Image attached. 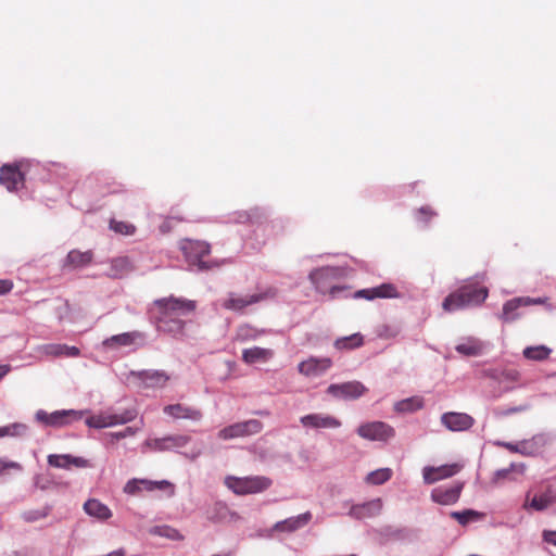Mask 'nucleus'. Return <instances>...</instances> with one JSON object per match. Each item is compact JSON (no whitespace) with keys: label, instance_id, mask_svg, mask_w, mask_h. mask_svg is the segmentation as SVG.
I'll return each mask as SVG.
<instances>
[{"label":"nucleus","instance_id":"obj_33","mask_svg":"<svg viewBox=\"0 0 556 556\" xmlns=\"http://www.w3.org/2000/svg\"><path fill=\"white\" fill-rule=\"evenodd\" d=\"M266 330L257 329L251 325L244 324L238 327L235 340L239 342H248L258 339L264 336Z\"/></svg>","mask_w":556,"mask_h":556},{"label":"nucleus","instance_id":"obj_12","mask_svg":"<svg viewBox=\"0 0 556 556\" xmlns=\"http://www.w3.org/2000/svg\"><path fill=\"white\" fill-rule=\"evenodd\" d=\"M190 437L184 434H173L164 438L148 439L144 446L153 452L173 451L186 446Z\"/></svg>","mask_w":556,"mask_h":556},{"label":"nucleus","instance_id":"obj_52","mask_svg":"<svg viewBox=\"0 0 556 556\" xmlns=\"http://www.w3.org/2000/svg\"><path fill=\"white\" fill-rule=\"evenodd\" d=\"M526 465L523 463H513L508 467L509 473L522 476L526 472Z\"/></svg>","mask_w":556,"mask_h":556},{"label":"nucleus","instance_id":"obj_22","mask_svg":"<svg viewBox=\"0 0 556 556\" xmlns=\"http://www.w3.org/2000/svg\"><path fill=\"white\" fill-rule=\"evenodd\" d=\"M462 490V483L448 488H434L431 491V500L440 505H453L459 500Z\"/></svg>","mask_w":556,"mask_h":556},{"label":"nucleus","instance_id":"obj_3","mask_svg":"<svg viewBox=\"0 0 556 556\" xmlns=\"http://www.w3.org/2000/svg\"><path fill=\"white\" fill-rule=\"evenodd\" d=\"M488 295L489 290L485 287L465 285L448 294L443 301L442 307L445 312H454L468 306L480 305Z\"/></svg>","mask_w":556,"mask_h":556},{"label":"nucleus","instance_id":"obj_55","mask_svg":"<svg viewBox=\"0 0 556 556\" xmlns=\"http://www.w3.org/2000/svg\"><path fill=\"white\" fill-rule=\"evenodd\" d=\"M543 539L545 542L556 546V531H544Z\"/></svg>","mask_w":556,"mask_h":556},{"label":"nucleus","instance_id":"obj_4","mask_svg":"<svg viewBox=\"0 0 556 556\" xmlns=\"http://www.w3.org/2000/svg\"><path fill=\"white\" fill-rule=\"evenodd\" d=\"M271 483V480L264 476H228L225 478V485L237 495L261 493L269 489Z\"/></svg>","mask_w":556,"mask_h":556},{"label":"nucleus","instance_id":"obj_25","mask_svg":"<svg viewBox=\"0 0 556 556\" xmlns=\"http://www.w3.org/2000/svg\"><path fill=\"white\" fill-rule=\"evenodd\" d=\"M48 464L55 468L70 469L71 466H75L77 468H87L90 467L91 464L88 459L83 457L72 456L68 454L58 455L51 454L48 456Z\"/></svg>","mask_w":556,"mask_h":556},{"label":"nucleus","instance_id":"obj_46","mask_svg":"<svg viewBox=\"0 0 556 556\" xmlns=\"http://www.w3.org/2000/svg\"><path fill=\"white\" fill-rule=\"evenodd\" d=\"M400 333V329L396 327L384 325L379 329L378 336L382 339L395 338Z\"/></svg>","mask_w":556,"mask_h":556},{"label":"nucleus","instance_id":"obj_39","mask_svg":"<svg viewBox=\"0 0 556 556\" xmlns=\"http://www.w3.org/2000/svg\"><path fill=\"white\" fill-rule=\"evenodd\" d=\"M424 401L421 397L413 396L397 402L394 408L400 413H410L420 409Z\"/></svg>","mask_w":556,"mask_h":556},{"label":"nucleus","instance_id":"obj_58","mask_svg":"<svg viewBox=\"0 0 556 556\" xmlns=\"http://www.w3.org/2000/svg\"><path fill=\"white\" fill-rule=\"evenodd\" d=\"M11 370L10 365H0V379L7 376Z\"/></svg>","mask_w":556,"mask_h":556},{"label":"nucleus","instance_id":"obj_27","mask_svg":"<svg viewBox=\"0 0 556 556\" xmlns=\"http://www.w3.org/2000/svg\"><path fill=\"white\" fill-rule=\"evenodd\" d=\"M274 356V351L270 349L253 346L250 349H244L242 351V361L252 365L255 363H266Z\"/></svg>","mask_w":556,"mask_h":556},{"label":"nucleus","instance_id":"obj_24","mask_svg":"<svg viewBox=\"0 0 556 556\" xmlns=\"http://www.w3.org/2000/svg\"><path fill=\"white\" fill-rule=\"evenodd\" d=\"M143 334L139 331L123 332L112 336L102 341V346L108 350H117L122 346L135 344L138 340H142Z\"/></svg>","mask_w":556,"mask_h":556},{"label":"nucleus","instance_id":"obj_30","mask_svg":"<svg viewBox=\"0 0 556 556\" xmlns=\"http://www.w3.org/2000/svg\"><path fill=\"white\" fill-rule=\"evenodd\" d=\"M42 353L48 356H65V357H77L80 354V351L76 346H68L66 344H60V343H50L45 344L42 348Z\"/></svg>","mask_w":556,"mask_h":556},{"label":"nucleus","instance_id":"obj_45","mask_svg":"<svg viewBox=\"0 0 556 556\" xmlns=\"http://www.w3.org/2000/svg\"><path fill=\"white\" fill-rule=\"evenodd\" d=\"M140 485H141V490H147V491H153L155 489H160V490H164V489H167V488H172V484L168 482V481H160V482H155V481H150V480H140Z\"/></svg>","mask_w":556,"mask_h":556},{"label":"nucleus","instance_id":"obj_11","mask_svg":"<svg viewBox=\"0 0 556 556\" xmlns=\"http://www.w3.org/2000/svg\"><path fill=\"white\" fill-rule=\"evenodd\" d=\"M81 414L70 409V410H55L53 413H47L42 409L36 413V420L43 424L45 426L60 428L70 425L74 420H79Z\"/></svg>","mask_w":556,"mask_h":556},{"label":"nucleus","instance_id":"obj_32","mask_svg":"<svg viewBox=\"0 0 556 556\" xmlns=\"http://www.w3.org/2000/svg\"><path fill=\"white\" fill-rule=\"evenodd\" d=\"M455 350L465 356H478L484 351V344L479 339L469 337L464 342L457 344Z\"/></svg>","mask_w":556,"mask_h":556},{"label":"nucleus","instance_id":"obj_56","mask_svg":"<svg viewBox=\"0 0 556 556\" xmlns=\"http://www.w3.org/2000/svg\"><path fill=\"white\" fill-rule=\"evenodd\" d=\"M216 507H217L219 510L225 511V517H226L227 515H230L233 519H239V518H240V517H239V515H238L237 513H232V511H230V510L228 509V507H227V505H226V504L224 505V504L218 503V504H216Z\"/></svg>","mask_w":556,"mask_h":556},{"label":"nucleus","instance_id":"obj_8","mask_svg":"<svg viewBox=\"0 0 556 556\" xmlns=\"http://www.w3.org/2000/svg\"><path fill=\"white\" fill-rule=\"evenodd\" d=\"M23 162L4 164L0 167V185L8 191H17L25 185V175L22 170Z\"/></svg>","mask_w":556,"mask_h":556},{"label":"nucleus","instance_id":"obj_59","mask_svg":"<svg viewBox=\"0 0 556 556\" xmlns=\"http://www.w3.org/2000/svg\"><path fill=\"white\" fill-rule=\"evenodd\" d=\"M25 519H26L27 521H34V520H36V519H37V517H35L34 515H30V513H29V514H27V515L25 516Z\"/></svg>","mask_w":556,"mask_h":556},{"label":"nucleus","instance_id":"obj_17","mask_svg":"<svg viewBox=\"0 0 556 556\" xmlns=\"http://www.w3.org/2000/svg\"><path fill=\"white\" fill-rule=\"evenodd\" d=\"M543 302L544 301L542 299H540V298L539 299H531L529 296H525V298L511 299V300L507 301L504 304L501 318L505 323L514 321V320H516L519 317V314L517 313V311L521 306H528V305H533V304H542Z\"/></svg>","mask_w":556,"mask_h":556},{"label":"nucleus","instance_id":"obj_28","mask_svg":"<svg viewBox=\"0 0 556 556\" xmlns=\"http://www.w3.org/2000/svg\"><path fill=\"white\" fill-rule=\"evenodd\" d=\"M134 266L129 257L118 256L111 261L108 276L113 279H119L132 271Z\"/></svg>","mask_w":556,"mask_h":556},{"label":"nucleus","instance_id":"obj_15","mask_svg":"<svg viewBox=\"0 0 556 556\" xmlns=\"http://www.w3.org/2000/svg\"><path fill=\"white\" fill-rule=\"evenodd\" d=\"M132 376L139 381L142 388L149 389L164 388L170 379L166 371L154 369L132 372Z\"/></svg>","mask_w":556,"mask_h":556},{"label":"nucleus","instance_id":"obj_19","mask_svg":"<svg viewBox=\"0 0 556 556\" xmlns=\"http://www.w3.org/2000/svg\"><path fill=\"white\" fill-rule=\"evenodd\" d=\"M441 422L451 431H465L473 426L475 419L465 413L448 412L442 415Z\"/></svg>","mask_w":556,"mask_h":556},{"label":"nucleus","instance_id":"obj_34","mask_svg":"<svg viewBox=\"0 0 556 556\" xmlns=\"http://www.w3.org/2000/svg\"><path fill=\"white\" fill-rule=\"evenodd\" d=\"M553 503H556V493L552 491L551 489L546 490L543 494L540 496H534L530 503L526 502L525 507L528 506L535 509V510H543L547 508Z\"/></svg>","mask_w":556,"mask_h":556},{"label":"nucleus","instance_id":"obj_50","mask_svg":"<svg viewBox=\"0 0 556 556\" xmlns=\"http://www.w3.org/2000/svg\"><path fill=\"white\" fill-rule=\"evenodd\" d=\"M505 479H510V480H515L516 478L511 476V473H509V469L508 468H504V469H500L495 472L494 475V478H493V481L495 483H498Z\"/></svg>","mask_w":556,"mask_h":556},{"label":"nucleus","instance_id":"obj_26","mask_svg":"<svg viewBox=\"0 0 556 556\" xmlns=\"http://www.w3.org/2000/svg\"><path fill=\"white\" fill-rule=\"evenodd\" d=\"M382 509V501L375 498L369 502L353 505L349 511V515L355 519H366L378 516Z\"/></svg>","mask_w":556,"mask_h":556},{"label":"nucleus","instance_id":"obj_7","mask_svg":"<svg viewBox=\"0 0 556 556\" xmlns=\"http://www.w3.org/2000/svg\"><path fill=\"white\" fill-rule=\"evenodd\" d=\"M357 434L369 441L387 442L395 437V430L392 426L383 421H369L359 425Z\"/></svg>","mask_w":556,"mask_h":556},{"label":"nucleus","instance_id":"obj_10","mask_svg":"<svg viewBox=\"0 0 556 556\" xmlns=\"http://www.w3.org/2000/svg\"><path fill=\"white\" fill-rule=\"evenodd\" d=\"M263 424L257 419H250L242 422H236L223 428L218 432L222 440H231L236 438L249 437L261 432Z\"/></svg>","mask_w":556,"mask_h":556},{"label":"nucleus","instance_id":"obj_40","mask_svg":"<svg viewBox=\"0 0 556 556\" xmlns=\"http://www.w3.org/2000/svg\"><path fill=\"white\" fill-rule=\"evenodd\" d=\"M551 354V349L545 345L528 346L523 350V356L531 361H544Z\"/></svg>","mask_w":556,"mask_h":556},{"label":"nucleus","instance_id":"obj_37","mask_svg":"<svg viewBox=\"0 0 556 556\" xmlns=\"http://www.w3.org/2000/svg\"><path fill=\"white\" fill-rule=\"evenodd\" d=\"M364 344V337L356 332L348 337L339 338L334 341V348L338 350H352Z\"/></svg>","mask_w":556,"mask_h":556},{"label":"nucleus","instance_id":"obj_5","mask_svg":"<svg viewBox=\"0 0 556 556\" xmlns=\"http://www.w3.org/2000/svg\"><path fill=\"white\" fill-rule=\"evenodd\" d=\"M275 295L273 290L253 294H239L237 292H229L227 298L220 302L224 309L235 313H242L248 306L260 303L261 301Z\"/></svg>","mask_w":556,"mask_h":556},{"label":"nucleus","instance_id":"obj_21","mask_svg":"<svg viewBox=\"0 0 556 556\" xmlns=\"http://www.w3.org/2000/svg\"><path fill=\"white\" fill-rule=\"evenodd\" d=\"M303 427L314 429H328L341 427V421L333 416L324 414H308L300 419Z\"/></svg>","mask_w":556,"mask_h":556},{"label":"nucleus","instance_id":"obj_49","mask_svg":"<svg viewBox=\"0 0 556 556\" xmlns=\"http://www.w3.org/2000/svg\"><path fill=\"white\" fill-rule=\"evenodd\" d=\"M140 480L139 479H134V480H130L126 483L125 488H124V491L128 494H131V495H135L137 494L138 492L141 491V485H140Z\"/></svg>","mask_w":556,"mask_h":556},{"label":"nucleus","instance_id":"obj_29","mask_svg":"<svg viewBox=\"0 0 556 556\" xmlns=\"http://www.w3.org/2000/svg\"><path fill=\"white\" fill-rule=\"evenodd\" d=\"M312 519V514L306 511L295 517L288 518L279 521L275 525V529L278 531L293 532L300 528L306 526Z\"/></svg>","mask_w":556,"mask_h":556},{"label":"nucleus","instance_id":"obj_20","mask_svg":"<svg viewBox=\"0 0 556 556\" xmlns=\"http://www.w3.org/2000/svg\"><path fill=\"white\" fill-rule=\"evenodd\" d=\"M332 365V362L328 357L316 358L309 357L299 364L298 370L300 374L307 377H317L323 375Z\"/></svg>","mask_w":556,"mask_h":556},{"label":"nucleus","instance_id":"obj_23","mask_svg":"<svg viewBox=\"0 0 556 556\" xmlns=\"http://www.w3.org/2000/svg\"><path fill=\"white\" fill-rule=\"evenodd\" d=\"M163 412L174 419H189L198 421L202 418V412L200 409L180 403L166 405L164 406Z\"/></svg>","mask_w":556,"mask_h":556},{"label":"nucleus","instance_id":"obj_13","mask_svg":"<svg viewBox=\"0 0 556 556\" xmlns=\"http://www.w3.org/2000/svg\"><path fill=\"white\" fill-rule=\"evenodd\" d=\"M463 468L458 463L445 464L433 467L427 466L422 469V478L426 484H433L440 480H444L457 475Z\"/></svg>","mask_w":556,"mask_h":556},{"label":"nucleus","instance_id":"obj_6","mask_svg":"<svg viewBox=\"0 0 556 556\" xmlns=\"http://www.w3.org/2000/svg\"><path fill=\"white\" fill-rule=\"evenodd\" d=\"M181 251L190 264L199 266L200 269L212 268L211 265L203 261V257L211 252V247L207 242L186 239L181 242Z\"/></svg>","mask_w":556,"mask_h":556},{"label":"nucleus","instance_id":"obj_48","mask_svg":"<svg viewBox=\"0 0 556 556\" xmlns=\"http://www.w3.org/2000/svg\"><path fill=\"white\" fill-rule=\"evenodd\" d=\"M435 213L429 206H422L417 211V216L420 222L427 223Z\"/></svg>","mask_w":556,"mask_h":556},{"label":"nucleus","instance_id":"obj_18","mask_svg":"<svg viewBox=\"0 0 556 556\" xmlns=\"http://www.w3.org/2000/svg\"><path fill=\"white\" fill-rule=\"evenodd\" d=\"M485 375L501 384H506L509 390L515 388L521 377L519 370L510 366L489 369Z\"/></svg>","mask_w":556,"mask_h":556},{"label":"nucleus","instance_id":"obj_44","mask_svg":"<svg viewBox=\"0 0 556 556\" xmlns=\"http://www.w3.org/2000/svg\"><path fill=\"white\" fill-rule=\"evenodd\" d=\"M25 431H26L25 425L12 424L9 426L0 427V438L23 435L25 433Z\"/></svg>","mask_w":556,"mask_h":556},{"label":"nucleus","instance_id":"obj_41","mask_svg":"<svg viewBox=\"0 0 556 556\" xmlns=\"http://www.w3.org/2000/svg\"><path fill=\"white\" fill-rule=\"evenodd\" d=\"M451 517L457 520L462 526H466L471 521L481 519L483 514L473 509H465L463 511H452Z\"/></svg>","mask_w":556,"mask_h":556},{"label":"nucleus","instance_id":"obj_57","mask_svg":"<svg viewBox=\"0 0 556 556\" xmlns=\"http://www.w3.org/2000/svg\"><path fill=\"white\" fill-rule=\"evenodd\" d=\"M175 219L177 223L181 222V218H167L164 220V223L161 225L160 229L162 232H168L170 230V222Z\"/></svg>","mask_w":556,"mask_h":556},{"label":"nucleus","instance_id":"obj_54","mask_svg":"<svg viewBox=\"0 0 556 556\" xmlns=\"http://www.w3.org/2000/svg\"><path fill=\"white\" fill-rule=\"evenodd\" d=\"M526 409H528L527 405H520V406H514V407L506 408L504 410H501L498 414L502 416H508L511 414L523 412Z\"/></svg>","mask_w":556,"mask_h":556},{"label":"nucleus","instance_id":"obj_43","mask_svg":"<svg viewBox=\"0 0 556 556\" xmlns=\"http://www.w3.org/2000/svg\"><path fill=\"white\" fill-rule=\"evenodd\" d=\"M110 229L125 236H131L136 231V227L132 224L116 219L110 220Z\"/></svg>","mask_w":556,"mask_h":556},{"label":"nucleus","instance_id":"obj_42","mask_svg":"<svg viewBox=\"0 0 556 556\" xmlns=\"http://www.w3.org/2000/svg\"><path fill=\"white\" fill-rule=\"evenodd\" d=\"M152 534L167 538L173 541H182L184 535L175 528L169 526H156L150 531Z\"/></svg>","mask_w":556,"mask_h":556},{"label":"nucleus","instance_id":"obj_31","mask_svg":"<svg viewBox=\"0 0 556 556\" xmlns=\"http://www.w3.org/2000/svg\"><path fill=\"white\" fill-rule=\"evenodd\" d=\"M84 510L87 515L98 518L99 520H108L112 517L111 509L97 498H90L84 504Z\"/></svg>","mask_w":556,"mask_h":556},{"label":"nucleus","instance_id":"obj_14","mask_svg":"<svg viewBox=\"0 0 556 556\" xmlns=\"http://www.w3.org/2000/svg\"><path fill=\"white\" fill-rule=\"evenodd\" d=\"M367 388L359 381H349L341 384H330L327 392L334 397L354 400L365 394Z\"/></svg>","mask_w":556,"mask_h":556},{"label":"nucleus","instance_id":"obj_36","mask_svg":"<svg viewBox=\"0 0 556 556\" xmlns=\"http://www.w3.org/2000/svg\"><path fill=\"white\" fill-rule=\"evenodd\" d=\"M497 445L503 446L511 453H518L525 456H531L536 451V448H534V439L530 441H522L517 444L510 442H498Z\"/></svg>","mask_w":556,"mask_h":556},{"label":"nucleus","instance_id":"obj_47","mask_svg":"<svg viewBox=\"0 0 556 556\" xmlns=\"http://www.w3.org/2000/svg\"><path fill=\"white\" fill-rule=\"evenodd\" d=\"M139 429L140 428H138V427H127L122 431L111 433V437L115 440L134 437L139 431Z\"/></svg>","mask_w":556,"mask_h":556},{"label":"nucleus","instance_id":"obj_9","mask_svg":"<svg viewBox=\"0 0 556 556\" xmlns=\"http://www.w3.org/2000/svg\"><path fill=\"white\" fill-rule=\"evenodd\" d=\"M137 417L135 409H126L122 414H100L87 418L86 424L90 428L102 429L116 425H124Z\"/></svg>","mask_w":556,"mask_h":556},{"label":"nucleus","instance_id":"obj_1","mask_svg":"<svg viewBox=\"0 0 556 556\" xmlns=\"http://www.w3.org/2000/svg\"><path fill=\"white\" fill-rule=\"evenodd\" d=\"M195 309L193 301L168 296L155 300L152 312L157 329L162 332L180 337L184 334L185 321L182 317Z\"/></svg>","mask_w":556,"mask_h":556},{"label":"nucleus","instance_id":"obj_53","mask_svg":"<svg viewBox=\"0 0 556 556\" xmlns=\"http://www.w3.org/2000/svg\"><path fill=\"white\" fill-rule=\"evenodd\" d=\"M7 469H21V465L16 462L0 459V473Z\"/></svg>","mask_w":556,"mask_h":556},{"label":"nucleus","instance_id":"obj_38","mask_svg":"<svg viewBox=\"0 0 556 556\" xmlns=\"http://www.w3.org/2000/svg\"><path fill=\"white\" fill-rule=\"evenodd\" d=\"M392 477V470L390 468H380L369 472L365 481L368 484L380 485L389 481Z\"/></svg>","mask_w":556,"mask_h":556},{"label":"nucleus","instance_id":"obj_35","mask_svg":"<svg viewBox=\"0 0 556 556\" xmlns=\"http://www.w3.org/2000/svg\"><path fill=\"white\" fill-rule=\"evenodd\" d=\"M92 258L93 253L90 250L85 252L72 250L67 254L66 263L74 268H78L90 264Z\"/></svg>","mask_w":556,"mask_h":556},{"label":"nucleus","instance_id":"obj_2","mask_svg":"<svg viewBox=\"0 0 556 556\" xmlns=\"http://www.w3.org/2000/svg\"><path fill=\"white\" fill-rule=\"evenodd\" d=\"M344 276L345 270L342 267L324 266L312 270L308 278L317 292L329 294L331 299H336L348 289L345 286L338 285V281Z\"/></svg>","mask_w":556,"mask_h":556},{"label":"nucleus","instance_id":"obj_51","mask_svg":"<svg viewBox=\"0 0 556 556\" xmlns=\"http://www.w3.org/2000/svg\"><path fill=\"white\" fill-rule=\"evenodd\" d=\"M13 287L14 283L11 279H0V295L11 292Z\"/></svg>","mask_w":556,"mask_h":556},{"label":"nucleus","instance_id":"obj_16","mask_svg":"<svg viewBox=\"0 0 556 556\" xmlns=\"http://www.w3.org/2000/svg\"><path fill=\"white\" fill-rule=\"evenodd\" d=\"M400 293L396 287L392 283H382L378 287L362 289L353 294L355 299H365L372 301L375 299H395L399 298Z\"/></svg>","mask_w":556,"mask_h":556}]
</instances>
